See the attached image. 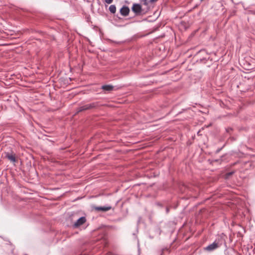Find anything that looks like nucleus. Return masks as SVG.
I'll return each mask as SVG.
<instances>
[{
  "mask_svg": "<svg viewBox=\"0 0 255 255\" xmlns=\"http://www.w3.org/2000/svg\"><path fill=\"white\" fill-rule=\"evenodd\" d=\"M97 106L98 104L97 103H92L89 104L80 106L77 109L76 114H78L80 112L94 108Z\"/></svg>",
  "mask_w": 255,
  "mask_h": 255,
  "instance_id": "obj_1",
  "label": "nucleus"
},
{
  "mask_svg": "<svg viewBox=\"0 0 255 255\" xmlns=\"http://www.w3.org/2000/svg\"><path fill=\"white\" fill-rule=\"evenodd\" d=\"M219 247H220L219 244L215 241L214 243H213L212 244L208 245L206 248H205L204 250L208 252H212V251L216 250Z\"/></svg>",
  "mask_w": 255,
  "mask_h": 255,
  "instance_id": "obj_2",
  "label": "nucleus"
},
{
  "mask_svg": "<svg viewBox=\"0 0 255 255\" xmlns=\"http://www.w3.org/2000/svg\"><path fill=\"white\" fill-rule=\"evenodd\" d=\"M86 218L85 217H82L80 218L79 219H78L77 221L74 223V227L75 228H77L84 224L86 222Z\"/></svg>",
  "mask_w": 255,
  "mask_h": 255,
  "instance_id": "obj_3",
  "label": "nucleus"
},
{
  "mask_svg": "<svg viewBox=\"0 0 255 255\" xmlns=\"http://www.w3.org/2000/svg\"><path fill=\"white\" fill-rule=\"evenodd\" d=\"M5 157L12 162H15L16 161L15 155L13 152H6Z\"/></svg>",
  "mask_w": 255,
  "mask_h": 255,
  "instance_id": "obj_4",
  "label": "nucleus"
},
{
  "mask_svg": "<svg viewBox=\"0 0 255 255\" xmlns=\"http://www.w3.org/2000/svg\"><path fill=\"white\" fill-rule=\"evenodd\" d=\"M112 208L111 206H104V207H94V209L95 210L97 211H103V212H106L110 210H111Z\"/></svg>",
  "mask_w": 255,
  "mask_h": 255,
  "instance_id": "obj_5",
  "label": "nucleus"
},
{
  "mask_svg": "<svg viewBox=\"0 0 255 255\" xmlns=\"http://www.w3.org/2000/svg\"><path fill=\"white\" fill-rule=\"evenodd\" d=\"M120 12L122 15L124 16H127L129 13V9L127 6H123L122 8H121Z\"/></svg>",
  "mask_w": 255,
  "mask_h": 255,
  "instance_id": "obj_6",
  "label": "nucleus"
},
{
  "mask_svg": "<svg viewBox=\"0 0 255 255\" xmlns=\"http://www.w3.org/2000/svg\"><path fill=\"white\" fill-rule=\"evenodd\" d=\"M132 10L136 13H139L141 10V7L140 4H134L132 7Z\"/></svg>",
  "mask_w": 255,
  "mask_h": 255,
  "instance_id": "obj_7",
  "label": "nucleus"
},
{
  "mask_svg": "<svg viewBox=\"0 0 255 255\" xmlns=\"http://www.w3.org/2000/svg\"><path fill=\"white\" fill-rule=\"evenodd\" d=\"M102 89L108 92H110L114 89V87L112 85H103L102 87Z\"/></svg>",
  "mask_w": 255,
  "mask_h": 255,
  "instance_id": "obj_8",
  "label": "nucleus"
},
{
  "mask_svg": "<svg viewBox=\"0 0 255 255\" xmlns=\"http://www.w3.org/2000/svg\"><path fill=\"white\" fill-rule=\"evenodd\" d=\"M109 10L112 13H115L116 11V7L115 5H111L109 7Z\"/></svg>",
  "mask_w": 255,
  "mask_h": 255,
  "instance_id": "obj_9",
  "label": "nucleus"
},
{
  "mask_svg": "<svg viewBox=\"0 0 255 255\" xmlns=\"http://www.w3.org/2000/svg\"><path fill=\"white\" fill-rule=\"evenodd\" d=\"M234 172H228L226 174V178H229L230 176H231L232 175H233L234 174Z\"/></svg>",
  "mask_w": 255,
  "mask_h": 255,
  "instance_id": "obj_10",
  "label": "nucleus"
},
{
  "mask_svg": "<svg viewBox=\"0 0 255 255\" xmlns=\"http://www.w3.org/2000/svg\"><path fill=\"white\" fill-rule=\"evenodd\" d=\"M113 0H105V2L110 4L113 2Z\"/></svg>",
  "mask_w": 255,
  "mask_h": 255,
  "instance_id": "obj_11",
  "label": "nucleus"
},
{
  "mask_svg": "<svg viewBox=\"0 0 255 255\" xmlns=\"http://www.w3.org/2000/svg\"><path fill=\"white\" fill-rule=\"evenodd\" d=\"M157 0H150V2H154L155 1H156Z\"/></svg>",
  "mask_w": 255,
  "mask_h": 255,
  "instance_id": "obj_12",
  "label": "nucleus"
},
{
  "mask_svg": "<svg viewBox=\"0 0 255 255\" xmlns=\"http://www.w3.org/2000/svg\"><path fill=\"white\" fill-rule=\"evenodd\" d=\"M169 212V209L168 208H166V212L168 213Z\"/></svg>",
  "mask_w": 255,
  "mask_h": 255,
  "instance_id": "obj_13",
  "label": "nucleus"
}]
</instances>
